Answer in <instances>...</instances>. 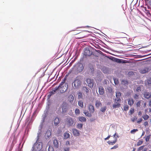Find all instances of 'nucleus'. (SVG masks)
<instances>
[{"label": "nucleus", "instance_id": "f257e3e1", "mask_svg": "<svg viewBox=\"0 0 151 151\" xmlns=\"http://www.w3.org/2000/svg\"><path fill=\"white\" fill-rule=\"evenodd\" d=\"M57 88L60 94H64L60 96V101L62 102L60 106L62 113H64L66 112V95L64 94L66 92V76L62 79L61 82Z\"/></svg>", "mask_w": 151, "mask_h": 151}, {"label": "nucleus", "instance_id": "f03ea898", "mask_svg": "<svg viewBox=\"0 0 151 151\" xmlns=\"http://www.w3.org/2000/svg\"><path fill=\"white\" fill-rule=\"evenodd\" d=\"M40 134L39 133L37 137L36 142L34 144L32 148V151H40L42 148V143L39 140Z\"/></svg>", "mask_w": 151, "mask_h": 151}, {"label": "nucleus", "instance_id": "7ed1b4c3", "mask_svg": "<svg viewBox=\"0 0 151 151\" xmlns=\"http://www.w3.org/2000/svg\"><path fill=\"white\" fill-rule=\"evenodd\" d=\"M83 64L80 62H78L74 66L73 70H75V73H78L81 72L83 69Z\"/></svg>", "mask_w": 151, "mask_h": 151}, {"label": "nucleus", "instance_id": "20e7f679", "mask_svg": "<svg viewBox=\"0 0 151 151\" xmlns=\"http://www.w3.org/2000/svg\"><path fill=\"white\" fill-rule=\"evenodd\" d=\"M82 82V78L81 76L77 77L73 82L74 86L76 88H79Z\"/></svg>", "mask_w": 151, "mask_h": 151}, {"label": "nucleus", "instance_id": "39448f33", "mask_svg": "<svg viewBox=\"0 0 151 151\" xmlns=\"http://www.w3.org/2000/svg\"><path fill=\"white\" fill-rule=\"evenodd\" d=\"M106 57L109 60L119 63L124 64L126 63V60L117 58L112 56H107Z\"/></svg>", "mask_w": 151, "mask_h": 151}, {"label": "nucleus", "instance_id": "423d86ee", "mask_svg": "<svg viewBox=\"0 0 151 151\" xmlns=\"http://www.w3.org/2000/svg\"><path fill=\"white\" fill-rule=\"evenodd\" d=\"M83 55L86 57L87 56H89L91 55H94L92 54V52H91V50L88 47H85L83 50Z\"/></svg>", "mask_w": 151, "mask_h": 151}, {"label": "nucleus", "instance_id": "0eeeda50", "mask_svg": "<svg viewBox=\"0 0 151 151\" xmlns=\"http://www.w3.org/2000/svg\"><path fill=\"white\" fill-rule=\"evenodd\" d=\"M88 84V86L90 88H92L94 85V80L91 78H87L86 80Z\"/></svg>", "mask_w": 151, "mask_h": 151}, {"label": "nucleus", "instance_id": "6e6552de", "mask_svg": "<svg viewBox=\"0 0 151 151\" xmlns=\"http://www.w3.org/2000/svg\"><path fill=\"white\" fill-rule=\"evenodd\" d=\"M103 77V75L102 72L99 70L97 71L96 72V78L98 81H101Z\"/></svg>", "mask_w": 151, "mask_h": 151}, {"label": "nucleus", "instance_id": "1a4fd4ad", "mask_svg": "<svg viewBox=\"0 0 151 151\" xmlns=\"http://www.w3.org/2000/svg\"><path fill=\"white\" fill-rule=\"evenodd\" d=\"M143 94L144 97L146 99H148L151 98V93L147 91H145L143 92Z\"/></svg>", "mask_w": 151, "mask_h": 151}, {"label": "nucleus", "instance_id": "9d476101", "mask_svg": "<svg viewBox=\"0 0 151 151\" xmlns=\"http://www.w3.org/2000/svg\"><path fill=\"white\" fill-rule=\"evenodd\" d=\"M74 123V121L72 118L67 116V124L69 126H72Z\"/></svg>", "mask_w": 151, "mask_h": 151}, {"label": "nucleus", "instance_id": "9b49d317", "mask_svg": "<svg viewBox=\"0 0 151 151\" xmlns=\"http://www.w3.org/2000/svg\"><path fill=\"white\" fill-rule=\"evenodd\" d=\"M58 91L57 87H56L54 88H52V91H50L49 92V94L48 95V97L50 98V97L54 94H55L56 93V91Z\"/></svg>", "mask_w": 151, "mask_h": 151}, {"label": "nucleus", "instance_id": "f8f14e48", "mask_svg": "<svg viewBox=\"0 0 151 151\" xmlns=\"http://www.w3.org/2000/svg\"><path fill=\"white\" fill-rule=\"evenodd\" d=\"M121 95L122 93L120 92H116V96L117 99H115L114 101L115 102L116 101L117 102H121V100L120 98V97L121 96Z\"/></svg>", "mask_w": 151, "mask_h": 151}, {"label": "nucleus", "instance_id": "ddd939ff", "mask_svg": "<svg viewBox=\"0 0 151 151\" xmlns=\"http://www.w3.org/2000/svg\"><path fill=\"white\" fill-rule=\"evenodd\" d=\"M73 133V135L76 136H79L80 133L79 130L76 129H74L72 130Z\"/></svg>", "mask_w": 151, "mask_h": 151}, {"label": "nucleus", "instance_id": "4468645a", "mask_svg": "<svg viewBox=\"0 0 151 151\" xmlns=\"http://www.w3.org/2000/svg\"><path fill=\"white\" fill-rule=\"evenodd\" d=\"M88 109L91 113H93L94 112V106L91 104L89 105L88 106Z\"/></svg>", "mask_w": 151, "mask_h": 151}, {"label": "nucleus", "instance_id": "2eb2a0df", "mask_svg": "<svg viewBox=\"0 0 151 151\" xmlns=\"http://www.w3.org/2000/svg\"><path fill=\"white\" fill-rule=\"evenodd\" d=\"M60 122V120L59 118L56 117L54 120V125L55 126L57 125Z\"/></svg>", "mask_w": 151, "mask_h": 151}, {"label": "nucleus", "instance_id": "dca6fc26", "mask_svg": "<svg viewBox=\"0 0 151 151\" xmlns=\"http://www.w3.org/2000/svg\"><path fill=\"white\" fill-rule=\"evenodd\" d=\"M99 94L101 95H103L104 93V88L101 86V87H99Z\"/></svg>", "mask_w": 151, "mask_h": 151}, {"label": "nucleus", "instance_id": "f3484780", "mask_svg": "<svg viewBox=\"0 0 151 151\" xmlns=\"http://www.w3.org/2000/svg\"><path fill=\"white\" fill-rule=\"evenodd\" d=\"M82 89L87 94L89 93V91H91L90 89L87 87L84 86L83 87Z\"/></svg>", "mask_w": 151, "mask_h": 151}, {"label": "nucleus", "instance_id": "a211bd4d", "mask_svg": "<svg viewBox=\"0 0 151 151\" xmlns=\"http://www.w3.org/2000/svg\"><path fill=\"white\" fill-rule=\"evenodd\" d=\"M103 72L105 74H108L109 73V70L108 68L105 67L102 68Z\"/></svg>", "mask_w": 151, "mask_h": 151}, {"label": "nucleus", "instance_id": "6ab92c4d", "mask_svg": "<svg viewBox=\"0 0 151 151\" xmlns=\"http://www.w3.org/2000/svg\"><path fill=\"white\" fill-rule=\"evenodd\" d=\"M116 104H114L113 105V107L114 109H116V108H119L121 106V104L119 102H117V101L115 102Z\"/></svg>", "mask_w": 151, "mask_h": 151}, {"label": "nucleus", "instance_id": "aec40b11", "mask_svg": "<svg viewBox=\"0 0 151 151\" xmlns=\"http://www.w3.org/2000/svg\"><path fill=\"white\" fill-rule=\"evenodd\" d=\"M149 68H144L143 69L141 70L140 73L141 74H144L148 72L149 71Z\"/></svg>", "mask_w": 151, "mask_h": 151}, {"label": "nucleus", "instance_id": "412c9836", "mask_svg": "<svg viewBox=\"0 0 151 151\" xmlns=\"http://www.w3.org/2000/svg\"><path fill=\"white\" fill-rule=\"evenodd\" d=\"M53 144L55 148H57L58 147L59 143L58 140L57 139L54 140L53 142Z\"/></svg>", "mask_w": 151, "mask_h": 151}, {"label": "nucleus", "instance_id": "4be33fe9", "mask_svg": "<svg viewBox=\"0 0 151 151\" xmlns=\"http://www.w3.org/2000/svg\"><path fill=\"white\" fill-rule=\"evenodd\" d=\"M122 84L124 86H127L129 84L128 81L127 80L123 79L122 81Z\"/></svg>", "mask_w": 151, "mask_h": 151}, {"label": "nucleus", "instance_id": "5701e85b", "mask_svg": "<svg viewBox=\"0 0 151 151\" xmlns=\"http://www.w3.org/2000/svg\"><path fill=\"white\" fill-rule=\"evenodd\" d=\"M88 69L90 73H94V68L93 66L90 65L88 66Z\"/></svg>", "mask_w": 151, "mask_h": 151}, {"label": "nucleus", "instance_id": "b1692460", "mask_svg": "<svg viewBox=\"0 0 151 151\" xmlns=\"http://www.w3.org/2000/svg\"><path fill=\"white\" fill-rule=\"evenodd\" d=\"M74 100V97L72 95H70L68 97V100L70 102H73Z\"/></svg>", "mask_w": 151, "mask_h": 151}, {"label": "nucleus", "instance_id": "393cba45", "mask_svg": "<svg viewBox=\"0 0 151 151\" xmlns=\"http://www.w3.org/2000/svg\"><path fill=\"white\" fill-rule=\"evenodd\" d=\"M78 119L79 121L82 122H86V119L85 117L83 116L79 117Z\"/></svg>", "mask_w": 151, "mask_h": 151}, {"label": "nucleus", "instance_id": "a878e982", "mask_svg": "<svg viewBox=\"0 0 151 151\" xmlns=\"http://www.w3.org/2000/svg\"><path fill=\"white\" fill-rule=\"evenodd\" d=\"M102 106L101 102L99 101H96V102L95 106L96 107L99 108V106Z\"/></svg>", "mask_w": 151, "mask_h": 151}, {"label": "nucleus", "instance_id": "bb28decb", "mask_svg": "<svg viewBox=\"0 0 151 151\" xmlns=\"http://www.w3.org/2000/svg\"><path fill=\"white\" fill-rule=\"evenodd\" d=\"M106 89L107 91L109 93H111L112 92V88L110 86H108L106 87Z\"/></svg>", "mask_w": 151, "mask_h": 151}, {"label": "nucleus", "instance_id": "cd10ccee", "mask_svg": "<svg viewBox=\"0 0 151 151\" xmlns=\"http://www.w3.org/2000/svg\"><path fill=\"white\" fill-rule=\"evenodd\" d=\"M83 126V124L82 123H78L76 127L79 129H82Z\"/></svg>", "mask_w": 151, "mask_h": 151}, {"label": "nucleus", "instance_id": "c85d7f7f", "mask_svg": "<svg viewBox=\"0 0 151 151\" xmlns=\"http://www.w3.org/2000/svg\"><path fill=\"white\" fill-rule=\"evenodd\" d=\"M113 78L114 81V84L116 85H118L119 83L118 79L117 78H116L115 77H113Z\"/></svg>", "mask_w": 151, "mask_h": 151}, {"label": "nucleus", "instance_id": "c756f323", "mask_svg": "<svg viewBox=\"0 0 151 151\" xmlns=\"http://www.w3.org/2000/svg\"><path fill=\"white\" fill-rule=\"evenodd\" d=\"M116 142V140H114L113 141H107V143L109 145H114Z\"/></svg>", "mask_w": 151, "mask_h": 151}, {"label": "nucleus", "instance_id": "7c9ffc66", "mask_svg": "<svg viewBox=\"0 0 151 151\" xmlns=\"http://www.w3.org/2000/svg\"><path fill=\"white\" fill-rule=\"evenodd\" d=\"M128 104L130 106H132L134 103V101L132 99L131 101L130 99H128Z\"/></svg>", "mask_w": 151, "mask_h": 151}, {"label": "nucleus", "instance_id": "2f4dec72", "mask_svg": "<svg viewBox=\"0 0 151 151\" xmlns=\"http://www.w3.org/2000/svg\"><path fill=\"white\" fill-rule=\"evenodd\" d=\"M106 107L104 106L102 107L100 109V111L103 113H104L106 109Z\"/></svg>", "mask_w": 151, "mask_h": 151}, {"label": "nucleus", "instance_id": "473e14b6", "mask_svg": "<svg viewBox=\"0 0 151 151\" xmlns=\"http://www.w3.org/2000/svg\"><path fill=\"white\" fill-rule=\"evenodd\" d=\"M83 113L86 115V116L88 117H91L92 116V114L90 113H89L88 111L85 112L84 111Z\"/></svg>", "mask_w": 151, "mask_h": 151}, {"label": "nucleus", "instance_id": "72a5a7b5", "mask_svg": "<svg viewBox=\"0 0 151 151\" xmlns=\"http://www.w3.org/2000/svg\"><path fill=\"white\" fill-rule=\"evenodd\" d=\"M78 99H83V95L82 93L80 92H78Z\"/></svg>", "mask_w": 151, "mask_h": 151}, {"label": "nucleus", "instance_id": "f704fd0d", "mask_svg": "<svg viewBox=\"0 0 151 151\" xmlns=\"http://www.w3.org/2000/svg\"><path fill=\"white\" fill-rule=\"evenodd\" d=\"M142 117L145 120H146L149 118V116L147 114H145V115L142 116Z\"/></svg>", "mask_w": 151, "mask_h": 151}, {"label": "nucleus", "instance_id": "c9c22d12", "mask_svg": "<svg viewBox=\"0 0 151 151\" xmlns=\"http://www.w3.org/2000/svg\"><path fill=\"white\" fill-rule=\"evenodd\" d=\"M138 131V129H133L131 130V131L130 132L131 134H134L136 132Z\"/></svg>", "mask_w": 151, "mask_h": 151}, {"label": "nucleus", "instance_id": "e433bc0d", "mask_svg": "<svg viewBox=\"0 0 151 151\" xmlns=\"http://www.w3.org/2000/svg\"><path fill=\"white\" fill-rule=\"evenodd\" d=\"M147 83L149 86L151 85V78H150L147 79Z\"/></svg>", "mask_w": 151, "mask_h": 151}, {"label": "nucleus", "instance_id": "4c0bfd02", "mask_svg": "<svg viewBox=\"0 0 151 151\" xmlns=\"http://www.w3.org/2000/svg\"><path fill=\"white\" fill-rule=\"evenodd\" d=\"M75 112L76 115L79 114L80 113V111L79 109H76L75 110Z\"/></svg>", "mask_w": 151, "mask_h": 151}, {"label": "nucleus", "instance_id": "58836bf2", "mask_svg": "<svg viewBox=\"0 0 151 151\" xmlns=\"http://www.w3.org/2000/svg\"><path fill=\"white\" fill-rule=\"evenodd\" d=\"M129 107L127 105L124 106V110L127 111L129 109Z\"/></svg>", "mask_w": 151, "mask_h": 151}, {"label": "nucleus", "instance_id": "ea45409f", "mask_svg": "<svg viewBox=\"0 0 151 151\" xmlns=\"http://www.w3.org/2000/svg\"><path fill=\"white\" fill-rule=\"evenodd\" d=\"M78 105L81 108H83V103L81 101H78Z\"/></svg>", "mask_w": 151, "mask_h": 151}, {"label": "nucleus", "instance_id": "a19ab883", "mask_svg": "<svg viewBox=\"0 0 151 151\" xmlns=\"http://www.w3.org/2000/svg\"><path fill=\"white\" fill-rule=\"evenodd\" d=\"M48 151H54V150L51 146H49L48 149Z\"/></svg>", "mask_w": 151, "mask_h": 151}, {"label": "nucleus", "instance_id": "79ce46f5", "mask_svg": "<svg viewBox=\"0 0 151 151\" xmlns=\"http://www.w3.org/2000/svg\"><path fill=\"white\" fill-rule=\"evenodd\" d=\"M118 145L116 144L111 148V150L116 149L118 147Z\"/></svg>", "mask_w": 151, "mask_h": 151}, {"label": "nucleus", "instance_id": "37998d69", "mask_svg": "<svg viewBox=\"0 0 151 151\" xmlns=\"http://www.w3.org/2000/svg\"><path fill=\"white\" fill-rule=\"evenodd\" d=\"M150 135L147 136L145 138V140L146 142L149 141L150 138Z\"/></svg>", "mask_w": 151, "mask_h": 151}, {"label": "nucleus", "instance_id": "c03bdc74", "mask_svg": "<svg viewBox=\"0 0 151 151\" xmlns=\"http://www.w3.org/2000/svg\"><path fill=\"white\" fill-rule=\"evenodd\" d=\"M143 142V141H139L137 143V145L138 146H139L141 145Z\"/></svg>", "mask_w": 151, "mask_h": 151}, {"label": "nucleus", "instance_id": "a18cd8bd", "mask_svg": "<svg viewBox=\"0 0 151 151\" xmlns=\"http://www.w3.org/2000/svg\"><path fill=\"white\" fill-rule=\"evenodd\" d=\"M129 112L130 113V115L134 113V109L133 108L132 109L130 110L129 111Z\"/></svg>", "mask_w": 151, "mask_h": 151}, {"label": "nucleus", "instance_id": "49530a36", "mask_svg": "<svg viewBox=\"0 0 151 151\" xmlns=\"http://www.w3.org/2000/svg\"><path fill=\"white\" fill-rule=\"evenodd\" d=\"M14 145L13 144H12L10 146L9 149V151H11L12 150V149Z\"/></svg>", "mask_w": 151, "mask_h": 151}, {"label": "nucleus", "instance_id": "de8ad7c7", "mask_svg": "<svg viewBox=\"0 0 151 151\" xmlns=\"http://www.w3.org/2000/svg\"><path fill=\"white\" fill-rule=\"evenodd\" d=\"M142 121V119L141 118H140L138 119V120L137 121V123L138 124H140Z\"/></svg>", "mask_w": 151, "mask_h": 151}, {"label": "nucleus", "instance_id": "09e8293b", "mask_svg": "<svg viewBox=\"0 0 151 151\" xmlns=\"http://www.w3.org/2000/svg\"><path fill=\"white\" fill-rule=\"evenodd\" d=\"M119 137V136L118 135V134H117V135H116L115 137H114V140H116V142L117 140V138Z\"/></svg>", "mask_w": 151, "mask_h": 151}, {"label": "nucleus", "instance_id": "8fccbe9b", "mask_svg": "<svg viewBox=\"0 0 151 151\" xmlns=\"http://www.w3.org/2000/svg\"><path fill=\"white\" fill-rule=\"evenodd\" d=\"M136 91L137 92L139 91H141V87L140 86L138 87L136 89Z\"/></svg>", "mask_w": 151, "mask_h": 151}, {"label": "nucleus", "instance_id": "3c124183", "mask_svg": "<svg viewBox=\"0 0 151 151\" xmlns=\"http://www.w3.org/2000/svg\"><path fill=\"white\" fill-rule=\"evenodd\" d=\"M140 101H138L136 104V106L137 107H139L140 105Z\"/></svg>", "mask_w": 151, "mask_h": 151}, {"label": "nucleus", "instance_id": "603ef678", "mask_svg": "<svg viewBox=\"0 0 151 151\" xmlns=\"http://www.w3.org/2000/svg\"><path fill=\"white\" fill-rule=\"evenodd\" d=\"M137 119V117L136 116H135L133 117V119H132V120L133 122H134Z\"/></svg>", "mask_w": 151, "mask_h": 151}, {"label": "nucleus", "instance_id": "864d4df0", "mask_svg": "<svg viewBox=\"0 0 151 151\" xmlns=\"http://www.w3.org/2000/svg\"><path fill=\"white\" fill-rule=\"evenodd\" d=\"M145 147V146L144 145H143V146H140V147H139L138 149L140 150H142L143 149H144V148Z\"/></svg>", "mask_w": 151, "mask_h": 151}, {"label": "nucleus", "instance_id": "5fc2aeb1", "mask_svg": "<svg viewBox=\"0 0 151 151\" xmlns=\"http://www.w3.org/2000/svg\"><path fill=\"white\" fill-rule=\"evenodd\" d=\"M151 55V54H149L148 55H139V57L140 58H143V57H145L146 56H147L148 55Z\"/></svg>", "mask_w": 151, "mask_h": 151}, {"label": "nucleus", "instance_id": "6e6d98bb", "mask_svg": "<svg viewBox=\"0 0 151 151\" xmlns=\"http://www.w3.org/2000/svg\"><path fill=\"white\" fill-rule=\"evenodd\" d=\"M111 135H109L107 137H106V138H105L104 139L105 140H108L109 139V138H110V137H111Z\"/></svg>", "mask_w": 151, "mask_h": 151}, {"label": "nucleus", "instance_id": "4d7b16f0", "mask_svg": "<svg viewBox=\"0 0 151 151\" xmlns=\"http://www.w3.org/2000/svg\"><path fill=\"white\" fill-rule=\"evenodd\" d=\"M134 74V73L132 71V72H128V75H133Z\"/></svg>", "mask_w": 151, "mask_h": 151}, {"label": "nucleus", "instance_id": "13d9d810", "mask_svg": "<svg viewBox=\"0 0 151 151\" xmlns=\"http://www.w3.org/2000/svg\"><path fill=\"white\" fill-rule=\"evenodd\" d=\"M144 126H145V127H146L147 126H148V122L147 121H146L145 122L144 124Z\"/></svg>", "mask_w": 151, "mask_h": 151}, {"label": "nucleus", "instance_id": "bf43d9fd", "mask_svg": "<svg viewBox=\"0 0 151 151\" xmlns=\"http://www.w3.org/2000/svg\"><path fill=\"white\" fill-rule=\"evenodd\" d=\"M139 96V95L137 94H135L134 95V98L135 99H138Z\"/></svg>", "mask_w": 151, "mask_h": 151}, {"label": "nucleus", "instance_id": "052dcab7", "mask_svg": "<svg viewBox=\"0 0 151 151\" xmlns=\"http://www.w3.org/2000/svg\"><path fill=\"white\" fill-rule=\"evenodd\" d=\"M70 136V134L68 133H67V139L69 138Z\"/></svg>", "mask_w": 151, "mask_h": 151}, {"label": "nucleus", "instance_id": "680f3d73", "mask_svg": "<svg viewBox=\"0 0 151 151\" xmlns=\"http://www.w3.org/2000/svg\"><path fill=\"white\" fill-rule=\"evenodd\" d=\"M72 64V62H71L69 64V65L68 66H67V68H69L70 67V66H71Z\"/></svg>", "mask_w": 151, "mask_h": 151}, {"label": "nucleus", "instance_id": "e2e57ef3", "mask_svg": "<svg viewBox=\"0 0 151 151\" xmlns=\"http://www.w3.org/2000/svg\"><path fill=\"white\" fill-rule=\"evenodd\" d=\"M138 114L140 116H141L142 114V113L141 111H139V112H138Z\"/></svg>", "mask_w": 151, "mask_h": 151}, {"label": "nucleus", "instance_id": "0e129e2a", "mask_svg": "<svg viewBox=\"0 0 151 151\" xmlns=\"http://www.w3.org/2000/svg\"><path fill=\"white\" fill-rule=\"evenodd\" d=\"M145 134V132L143 131V132L142 133V134L140 137H142Z\"/></svg>", "mask_w": 151, "mask_h": 151}, {"label": "nucleus", "instance_id": "69168bd1", "mask_svg": "<svg viewBox=\"0 0 151 151\" xmlns=\"http://www.w3.org/2000/svg\"><path fill=\"white\" fill-rule=\"evenodd\" d=\"M117 133L116 132L114 135H113V137L114 138L116 137V136L117 135Z\"/></svg>", "mask_w": 151, "mask_h": 151}, {"label": "nucleus", "instance_id": "338daca9", "mask_svg": "<svg viewBox=\"0 0 151 151\" xmlns=\"http://www.w3.org/2000/svg\"><path fill=\"white\" fill-rule=\"evenodd\" d=\"M149 106H151V99L150 100L149 102Z\"/></svg>", "mask_w": 151, "mask_h": 151}, {"label": "nucleus", "instance_id": "774afa93", "mask_svg": "<svg viewBox=\"0 0 151 151\" xmlns=\"http://www.w3.org/2000/svg\"><path fill=\"white\" fill-rule=\"evenodd\" d=\"M143 149V150L142 151H147V149L146 148H144Z\"/></svg>", "mask_w": 151, "mask_h": 151}]
</instances>
